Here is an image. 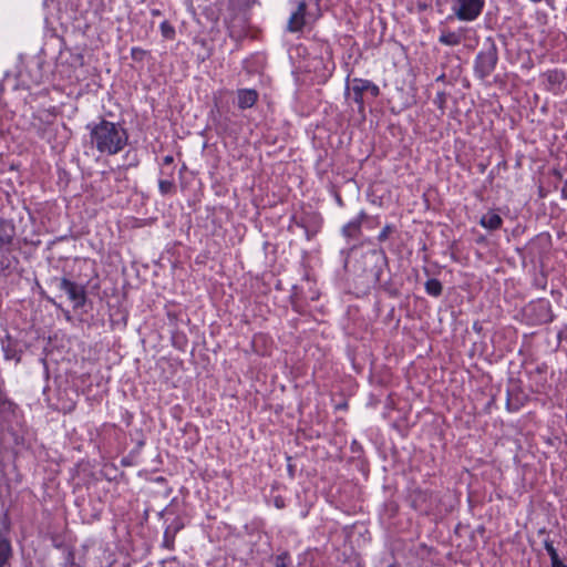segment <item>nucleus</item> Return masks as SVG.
<instances>
[{
    "label": "nucleus",
    "mask_w": 567,
    "mask_h": 567,
    "mask_svg": "<svg viewBox=\"0 0 567 567\" xmlns=\"http://www.w3.org/2000/svg\"><path fill=\"white\" fill-rule=\"evenodd\" d=\"M92 141L100 152L116 154L127 142L126 132L118 125L102 121L92 130Z\"/></svg>",
    "instance_id": "1"
},
{
    "label": "nucleus",
    "mask_w": 567,
    "mask_h": 567,
    "mask_svg": "<svg viewBox=\"0 0 567 567\" xmlns=\"http://www.w3.org/2000/svg\"><path fill=\"white\" fill-rule=\"evenodd\" d=\"M483 0H453V10L460 20L472 21L482 11Z\"/></svg>",
    "instance_id": "2"
},
{
    "label": "nucleus",
    "mask_w": 567,
    "mask_h": 567,
    "mask_svg": "<svg viewBox=\"0 0 567 567\" xmlns=\"http://www.w3.org/2000/svg\"><path fill=\"white\" fill-rule=\"evenodd\" d=\"M350 91L353 94L354 102L360 105L363 104V95L365 93H369L373 97L379 95V87L372 82L362 79H353Z\"/></svg>",
    "instance_id": "3"
},
{
    "label": "nucleus",
    "mask_w": 567,
    "mask_h": 567,
    "mask_svg": "<svg viewBox=\"0 0 567 567\" xmlns=\"http://www.w3.org/2000/svg\"><path fill=\"white\" fill-rule=\"evenodd\" d=\"M60 289L65 291L70 300L74 303L75 307H81L85 302V291L83 287L78 286L76 284L63 278L60 281Z\"/></svg>",
    "instance_id": "4"
},
{
    "label": "nucleus",
    "mask_w": 567,
    "mask_h": 567,
    "mask_svg": "<svg viewBox=\"0 0 567 567\" xmlns=\"http://www.w3.org/2000/svg\"><path fill=\"white\" fill-rule=\"evenodd\" d=\"M306 3L300 2L296 12H293L288 21V30L290 32L300 31L305 24Z\"/></svg>",
    "instance_id": "5"
},
{
    "label": "nucleus",
    "mask_w": 567,
    "mask_h": 567,
    "mask_svg": "<svg viewBox=\"0 0 567 567\" xmlns=\"http://www.w3.org/2000/svg\"><path fill=\"white\" fill-rule=\"evenodd\" d=\"M237 99L239 109H249L257 102L258 93L255 90L241 89L237 91Z\"/></svg>",
    "instance_id": "6"
},
{
    "label": "nucleus",
    "mask_w": 567,
    "mask_h": 567,
    "mask_svg": "<svg viewBox=\"0 0 567 567\" xmlns=\"http://www.w3.org/2000/svg\"><path fill=\"white\" fill-rule=\"evenodd\" d=\"M480 223H481V225L484 228H487L489 230H494V229H497V228L501 227L502 218L496 213L488 212V213H486L485 215L482 216Z\"/></svg>",
    "instance_id": "7"
},
{
    "label": "nucleus",
    "mask_w": 567,
    "mask_h": 567,
    "mask_svg": "<svg viewBox=\"0 0 567 567\" xmlns=\"http://www.w3.org/2000/svg\"><path fill=\"white\" fill-rule=\"evenodd\" d=\"M11 556V545L9 539L0 532V567H3L4 564Z\"/></svg>",
    "instance_id": "8"
},
{
    "label": "nucleus",
    "mask_w": 567,
    "mask_h": 567,
    "mask_svg": "<svg viewBox=\"0 0 567 567\" xmlns=\"http://www.w3.org/2000/svg\"><path fill=\"white\" fill-rule=\"evenodd\" d=\"M440 42L445 44V45H451V47H454V45H457L461 43V40H462V35L457 32H442V34L440 35Z\"/></svg>",
    "instance_id": "9"
},
{
    "label": "nucleus",
    "mask_w": 567,
    "mask_h": 567,
    "mask_svg": "<svg viewBox=\"0 0 567 567\" xmlns=\"http://www.w3.org/2000/svg\"><path fill=\"white\" fill-rule=\"evenodd\" d=\"M425 289L427 293L436 297L442 292V285L436 279H430L425 284Z\"/></svg>",
    "instance_id": "10"
},
{
    "label": "nucleus",
    "mask_w": 567,
    "mask_h": 567,
    "mask_svg": "<svg viewBox=\"0 0 567 567\" xmlns=\"http://www.w3.org/2000/svg\"><path fill=\"white\" fill-rule=\"evenodd\" d=\"M158 187H159V192L163 194V195H167L169 193L173 192L174 189V183L171 182V181H166V179H163V181H159L158 183Z\"/></svg>",
    "instance_id": "11"
},
{
    "label": "nucleus",
    "mask_w": 567,
    "mask_h": 567,
    "mask_svg": "<svg viewBox=\"0 0 567 567\" xmlns=\"http://www.w3.org/2000/svg\"><path fill=\"white\" fill-rule=\"evenodd\" d=\"M544 546H545V549H546V551L548 553V555L550 557V560H553L556 557H558L557 550L555 549V547H554L551 542L545 540L544 542Z\"/></svg>",
    "instance_id": "12"
},
{
    "label": "nucleus",
    "mask_w": 567,
    "mask_h": 567,
    "mask_svg": "<svg viewBox=\"0 0 567 567\" xmlns=\"http://www.w3.org/2000/svg\"><path fill=\"white\" fill-rule=\"evenodd\" d=\"M161 29H162V32H163V35L166 37V38H173L174 35V29L167 23V22H163L161 24Z\"/></svg>",
    "instance_id": "13"
},
{
    "label": "nucleus",
    "mask_w": 567,
    "mask_h": 567,
    "mask_svg": "<svg viewBox=\"0 0 567 567\" xmlns=\"http://www.w3.org/2000/svg\"><path fill=\"white\" fill-rule=\"evenodd\" d=\"M288 555L282 554L277 556L275 567H288Z\"/></svg>",
    "instance_id": "14"
},
{
    "label": "nucleus",
    "mask_w": 567,
    "mask_h": 567,
    "mask_svg": "<svg viewBox=\"0 0 567 567\" xmlns=\"http://www.w3.org/2000/svg\"><path fill=\"white\" fill-rule=\"evenodd\" d=\"M144 54H145V51L142 49H138V48L132 49V56L135 60H141Z\"/></svg>",
    "instance_id": "15"
},
{
    "label": "nucleus",
    "mask_w": 567,
    "mask_h": 567,
    "mask_svg": "<svg viewBox=\"0 0 567 567\" xmlns=\"http://www.w3.org/2000/svg\"><path fill=\"white\" fill-rule=\"evenodd\" d=\"M551 567H567L566 564H564L559 557H556L555 559L551 560Z\"/></svg>",
    "instance_id": "16"
},
{
    "label": "nucleus",
    "mask_w": 567,
    "mask_h": 567,
    "mask_svg": "<svg viewBox=\"0 0 567 567\" xmlns=\"http://www.w3.org/2000/svg\"><path fill=\"white\" fill-rule=\"evenodd\" d=\"M561 192H563V196L567 199V181L564 183Z\"/></svg>",
    "instance_id": "17"
},
{
    "label": "nucleus",
    "mask_w": 567,
    "mask_h": 567,
    "mask_svg": "<svg viewBox=\"0 0 567 567\" xmlns=\"http://www.w3.org/2000/svg\"><path fill=\"white\" fill-rule=\"evenodd\" d=\"M164 162H165L166 164H169V163H172V162H173V157H172V156H166V157L164 158Z\"/></svg>",
    "instance_id": "18"
},
{
    "label": "nucleus",
    "mask_w": 567,
    "mask_h": 567,
    "mask_svg": "<svg viewBox=\"0 0 567 567\" xmlns=\"http://www.w3.org/2000/svg\"><path fill=\"white\" fill-rule=\"evenodd\" d=\"M385 236H386V231H383L380 237L385 238Z\"/></svg>",
    "instance_id": "19"
}]
</instances>
